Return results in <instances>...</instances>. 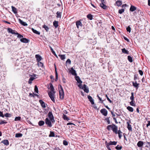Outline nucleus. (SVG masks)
<instances>
[{"label":"nucleus","mask_w":150,"mask_h":150,"mask_svg":"<svg viewBox=\"0 0 150 150\" xmlns=\"http://www.w3.org/2000/svg\"><path fill=\"white\" fill-rule=\"evenodd\" d=\"M117 142L115 141H110L108 143L107 142H105V144L108 150H111L110 149L109 146L110 145H115L116 144Z\"/></svg>","instance_id":"1"},{"label":"nucleus","mask_w":150,"mask_h":150,"mask_svg":"<svg viewBox=\"0 0 150 150\" xmlns=\"http://www.w3.org/2000/svg\"><path fill=\"white\" fill-rule=\"evenodd\" d=\"M60 90L59 89V93L60 98L61 99H63L64 98V93L63 89L62 88V86L60 85Z\"/></svg>","instance_id":"2"},{"label":"nucleus","mask_w":150,"mask_h":150,"mask_svg":"<svg viewBox=\"0 0 150 150\" xmlns=\"http://www.w3.org/2000/svg\"><path fill=\"white\" fill-rule=\"evenodd\" d=\"M48 116L50 119L52 121V123H53L55 122V121L52 112H49Z\"/></svg>","instance_id":"3"},{"label":"nucleus","mask_w":150,"mask_h":150,"mask_svg":"<svg viewBox=\"0 0 150 150\" xmlns=\"http://www.w3.org/2000/svg\"><path fill=\"white\" fill-rule=\"evenodd\" d=\"M45 122L46 124L49 127H52V122L48 118H46L45 120Z\"/></svg>","instance_id":"4"},{"label":"nucleus","mask_w":150,"mask_h":150,"mask_svg":"<svg viewBox=\"0 0 150 150\" xmlns=\"http://www.w3.org/2000/svg\"><path fill=\"white\" fill-rule=\"evenodd\" d=\"M48 94L50 98L52 100L54 103L55 102V100L54 97V93H52L51 92H49L48 93Z\"/></svg>","instance_id":"5"},{"label":"nucleus","mask_w":150,"mask_h":150,"mask_svg":"<svg viewBox=\"0 0 150 150\" xmlns=\"http://www.w3.org/2000/svg\"><path fill=\"white\" fill-rule=\"evenodd\" d=\"M101 113L104 116H106L108 114V111L105 108H103L100 111Z\"/></svg>","instance_id":"6"},{"label":"nucleus","mask_w":150,"mask_h":150,"mask_svg":"<svg viewBox=\"0 0 150 150\" xmlns=\"http://www.w3.org/2000/svg\"><path fill=\"white\" fill-rule=\"evenodd\" d=\"M81 21V20L77 21L76 22V27L78 28H79V26L81 27H82L83 25Z\"/></svg>","instance_id":"7"},{"label":"nucleus","mask_w":150,"mask_h":150,"mask_svg":"<svg viewBox=\"0 0 150 150\" xmlns=\"http://www.w3.org/2000/svg\"><path fill=\"white\" fill-rule=\"evenodd\" d=\"M113 127L112 128V130L113 132H114L115 134H117V126L114 124H112Z\"/></svg>","instance_id":"8"},{"label":"nucleus","mask_w":150,"mask_h":150,"mask_svg":"<svg viewBox=\"0 0 150 150\" xmlns=\"http://www.w3.org/2000/svg\"><path fill=\"white\" fill-rule=\"evenodd\" d=\"M7 31L9 33L15 35L16 34V32H17L16 31L12 30L11 28H8Z\"/></svg>","instance_id":"9"},{"label":"nucleus","mask_w":150,"mask_h":150,"mask_svg":"<svg viewBox=\"0 0 150 150\" xmlns=\"http://www.w3.org/2000/svg\"><path fill=\"white\" fill-rule=\"evenodd\" d=\"M70 72L71 73V74L75 76H77V74L76 73V71L73 68H71V70H70Z\"/></svg>","instance_id":"10"},{"label":"nucleus","mask_w":150,"mask_h":150,"mask_svg":"<svg viewBox=\"0 0 150 150\" xmlns=\"http://www.w3.org/2000/svg\"><path fill=\"white\" fill-rule=\"evenodd\" d=\"M88 98L92 104L93 105L94 104V100L91 96L88 95Z\"/></svg>","instance_id":"11"},{"label":"nucleus","mask_w":150,"mask_h":150,"mask_svg":"<svg viewBox=\"0 0 150 150\" xmlns=\"http://www.w3.org/2000/svg\"><path fill=\"white\" fill-rule=\"evenodd\" d=\"M39 102L40 103L42 107L43 108H46V105L45 102L43 101L42 100H39Z\"/></svg>","instance_id":"12"},{"label":"nucleus","mask_w":150,"mask_h":150,"mask_svg":"<svg viewBox=\"0 0 150 150\" xmlns=\"http://www.w3.org/2000/svg\"><path fill=\"white\" fill-rule=\"evenodd\" d=\"M20 41L23 42L25 43H28L29 41L26 38H22L20 39Z\"/></svg>","instance_id":"13"},{"label":"nucleus","mask_w":150,"mask_h":150,"mask_svg":"<svg viewBox=\"0 0 150 150\" xmlns=\"http://www.w3.org/2000/svg\"><path fill=\"white\" fill-rule=\"evenodd\" d=\"M1 143H3L6 146H8L9 144V142L8 140H3L1 142Z\"/></svg>","instance_id":"14"},{"label":"nucleus","mask_w":150,"mask_h":150,"mask_svg":"<svg viewBox=\"0 0 150 150\" xmlns=\"http://www.w3.org/2000/svg\"><path fill=\"white\" fill-rule=\"evenodd\" d=\"M75 79L77 82L79 83H82V81L81 80L79 76H76L75 77Z\"/></svg>","instance_id":"15"},{"label":"nucleus","mask_w":150,"mask_h":150,"mask_svg":"<svg viewBox=\"0 0 150 150\" xmlns=\"http://www.w3.org/2000/svg\"><path fill=\"white\" fill-rule=\"evenodd\" d=\"M35 57L37 59V60L38 61V62H40V61L42 60V58L41 57L39 54L36 55Z\"/></svg>","instance_id":"16"},{"label":"nucleus","mask_w":150,"mask_h":150,"mask_svg":"<svg viewBox=\"0 0 150 150\" xmlns=\"http://www.w3.org/2000/svg\"><path fill=\"white\" fill-rule=\"evenodd\" d=\"M133 86L136 88L137 89H138L139 87V84L137 83V82L136 81L135 82H132Z\"/></svg>","instance_id":"17"},{"label":"nucleus","mask_w":150,"mask_h":150,"mask_svg":"<svg viewBox=\"0 0 150 150\" xmlns=\"http://www.w3.org/2000/svg\"><path fill=\"white\" fill-rule=\"evenodd\" d=\"M143 144L144 142L142 141H139L137 143V146L139 147H142Z\"/></svg>","instance_id":"18"},{"label":"nucleus","mask_w":150,"mask_h":150,"mask_svg":"<svg viewBox=\"0 0 150 150\" xmlns=\"http://www.w3.org/2000/svg\"><path fill=\"white\" fill-rule=\"evenodd\" d=\"M19 23L25 26H27L28 25V24L26 22L23 21L22 20H21L20 19H19Z\"/></svg>","instance_id":"19"},{"label":"nucleus","mask_w":150,"mask_h":150,"mask_svg":"<svg viewBox=\"0 0 150 150\" xmlns=\"http://www.w3.org/2000/svg\"><path fill=\"white\" fill-rule=\"evenodd\" d=\"M127 128L128 129L131 131H132V128L131 125H130L129 122H127Z\"/></svg>","instance_id":"20"},{"label":"nucleus","mask_w":150,"mask_h":150,"mask_svg":"<svg viewBox=\"0 0 150 150\" xmlns=\"http://www.w3.org/2000/svg\"><path fill=\"white\" fill-rule=\"evenodd\" d=\"M136 9V8L134 6L131 5L130 7L129 10L131 11H133Z\"/></svg>","instance_id":"21"},{"label":"nucleus","mask_w":150,"mask_h":150,"mask_svg":"<svg viewBox=\"0 0 150 150\" xmlns=\"http://www.w3.org/2000/svg\"><path fill=\"white\" fill-rule=\"evenodd\" d=\"M53 24L55 27L57 28L58 26V22L54 21L53 22Z\"/></svg>","instance_id":"22"},{"label":"nucleus","mask_w":150,"mask_h":150,"mask_svg":"<svg viewBox=\"0 0 150 150\" xmlns=\"http://www.w3.org/2000/svg\"><path fill=\"white\" fill-rule=\"evenodd\" d=\"M105 4H100V5L103 9H106L108 8V7L106 6Z\"/></svg>","instance_id":"23"},{"label":"nucleus","mask_w":150,"mask_h":150,"mask_svg":"<svg viewBox=\"0 0 150 150\" xmlns=\"http://www.w3.org/2000/svg\"><path fill=\"white\" fill-rule=\"evenodd\" d=\"M117 6H119L122 4V2L121 1L118 0L116 2Z\"/></svg>","instance_id":"24"},{"label":"nucleus","mask_w":150,"mask_h":150,"mask_svg":"<svg viewBox=\"0 0 150 150\" xmlns=\"http://www.w3.org/2000/svg\"><path fill=\"white\" fill-rule=\"evenodd\" d=\"M11 8L13 12L15 14L17 13V12L16 8L13 6H11Z\"/></svg>","instance_id":"25"},{"label":"nucleus","mask_w":150,"mask_h":150,"mask_svg":"<svg viewBox=\"0 0 150 150\" xmlns=\"http://www.w3.org/2000/svg\"><path fill=\"white\" fill-rule=\"evenodd\" d=\"M122 52L124 54H129V51L126 50L125 48H123L122 49Z\"/></svg>","instance_id":"26"},{"label":"nucleus","mask_w":150,"mask_h":150,"mask_svg":"<svg viewBox=\"0 0 150 150\" xmlns=\"http://www.w3.org/2000/svg\"><path fill=\"white\" fill-rule=\"evenodd\" d=\"M127 109L129 111L131 112H133L134 110V109L133 108L128 106L127 107Z\"/></svg>","instance_id":"27"},{"label":"nucleus","mask_w":150,"mask_h":150,"mask_svg":"<svg viewBox=\"0 0 150 150\" xmlns=\"http://www.w3.org/2000/svg\"><path fill=\"white\" fill-rule=\"evenodd\" d=\"M32 30L33 32L35 33L36 34H37L39 35H40V33L35 30L34 28H32Z\"/></svg>","instance_id":"28"},{"label":"nucleus","mask_w":150,"mask_h":150,"mask_svg":"<svg viewBox=\"0 0 150 150\" xmlns=\"http://www.w3.org/2000/svg\"><path fill=\"white\" fill-rule=\"evenodd\" d=\"M57 17L61 18V13L60 12L57 11L56 13Z\"/></svg>","instance_id":"29"},{"label":"nucleus","mask_w":150,"mask_h":150,"mask_svg":"<svg viewBox=\"0 0 150 150\" xmlns=\"http://www.w3.org/2000/svg\"><path fill=\"white\" fill-rule=\"evenodd\" d=\"M129 103L130 105L132 106H136L135 102L134 100H131V101Z\"/></svg>","instance_id":"30"},{"label":"nucleus","mask_w":150,"mask_h":150,"mask_svg":"<svg viewBox=\"0 0 150 150\" xmlns=\"http://www.w3.org/2000/svg\"><path fill=\"white\" fill-rule=\"evenodd\" d=\"M44 124V122L42 120H40L38 122V124L40 126H42Z\"/></svg>","instance_id":"31"},{"label":"nucleus","mask_w":150,"mask_h":150,"mask_svg":"<svg viewBox=\"0 0 150 150\" xmlns=\"http://www.w3.org/2000/svg\"><path fill=\"white\" fill-rule=\"evenodd\" d=\"M113 127V125H108L107 127V129L108 131H110L111 129H112Z\"/></svg>","instance_id":"32"},{"label":"nucleus","mask_w":150,"mask_h":150,"mask_svg":"<svg viewBox=\"0 0 150 150\" xmlns=\"http://www.w3.org/2000/svg\"><path fill=\"white\" fill-rule=\"evenodd\" d=\"M127 59L128 61L130 62H133L132 58L130 56H128L127 57Z\"/></svg>","instance_id":"33"},{"label":"nucleus","mask_w":150,"mask_h":150,"mask_svg":"<svg viewBox=\"0 0 150 150\" xmlns=\"http://www.w3.org/2000/svg\"><path fill=\"white\" fill-rule=\"evenodd\" d=\"M63 118L64 120H69V119L67 117V116L64 114L63 115Z\"/></svg>","instance_id":"34"},{"label":"nucleus","mask_w":150,"mask_h":150,"mask_svg":"<svg viewBox=\"0 0 150 150\" xmlns=\"http://www.w3.org/2000/svg\"><path fill=\"white\" fill-rule=\"evenodd\" d=\"M87 18L90 20H92L93 19V16L91 14H88L87 15Z\"/></svg>","instance_id":"35"},{"label":"nucleus","mask_w":150,"mask_h":150,"mask_svg":"<svg viewBox=\"0 0 150 150\" xmlns=\"http://www.w3.org/2000/svg\"><path fill=\"white\" fill-rule=\"evenodd\" d=\"M131 96L130 97V99L131 100H134V93L133 92H132L131 93Z\"/></svg>","instance_id":"36"},{"label":"nucleus","mask_w":150,"mask_h":150,"mask_svg":"<svg viewBox=\"0 0 150 150\" xmlns=\"http://www.w3.org/2000/svg\"><path fill=\"white\" fill-rule=\"evenodd\" d=\"M12 116V115L10 113H6L4 115V116L7 117H10Z\"/></svg>","instance_id":"37"},{"label":"nucleus","mask_w":150,"mask_h":150,"mask_svg":"<svg viewBox=\"0 0 150 150\" xmlns=\"http://www.w3.org/2000/svg\"><path fill=\"white\" fill-rule=\"evenodd\" d=\"M22 135L21 133H16L15 134V137H21L22 136Z\"/></svg>","instance_id":"38"},{"label":"nucleus","mask_w":150,"mask_h":150,"mask_svg":"<svg viewBox=\"0 0 150 150\" xmlns=\"http://www.w3.org/2000/svg\"><path fill=\"white\" fill-rule=\"evenodd\" d=\"M35 79L34 78H33V77H30V79H29V81H28V83L29 84H30L32 83V81L34 80V79Z\"/></svg>","instance_id":"39"},{"label":"nucleus","mask_w":150,"mask_h":150,"mask_svg":"<svg viewBox=\"0 0 150 150\" xmlns=\"http://www.w3.org/2000/svg\"><path fill=\"white\" fill-rule=\"evenodd\" d=\"M59 56L60 57L62 60H64L65 59V56L64 55H59Z\"/></svg>","instance_id":"40"},{"label":"nucleus","mask_w":150,"mask_h":150,"mask_svg":"<svg viewBox=\"0 0 150 150\" xmlns=\"http://www.w3.org/2000/svg\"><path fill=\"white\" fill-rule=\"evenodd\" d=\"M42 27L45 29L46 31L47 32L48 31L49 28L48 27L44 25L42 26Z\"/></svg>","instance_id":"41"},{"label":"nucleus","mask_w":150,"mask_h":150,"mask_svg":"<svg viewBox=\"0 0 150 150\" xmlns=\"http://www.w3.org/2000/svg\"><path fill=\"white\" fill-rule=\"evenodd\" d=\"M16 35H17V37L19 38H21L23 37V36L22 35L19 34L17 32H16Z\"/></svg>","instance_id":"42"},{"label":"nucleus","mask_w":150,"mask_h":150,"mask_svg":"<svg viewBox=\"0 0 150 150\" xmlns=\"http://www.w3.org/2000/svg\"><path fill=\"white\" fill-rule=\"evenodd\" d=\"M38 65L39 67H42L43 66V64L41 62H38Z\"/></svg>","instance_id":"43"},{"label":"nucleus","mask_w":150,"mask_h":150,"mask_svg":"<svg viewBox=\"0 0 150 150\" xmlns=\"http://www.w3.org/2000/svg\"><path fill=\"white\" fill-rule=\"evenodd\" d=\"M54 133L53 132L51 131L50 132V134L49 135V137H54Z\"/></svg>","instance_id":"44"},{"label":"nucleus","mask_w":150,"mask_h":150,"mask_svg":"<svg viewBox=\"0 0 150 150\" xmlns=\"http://www.w3.org/2000/svg\"><path fill=\"white\" fill-rule=\"evenodd\" d=\"M34 91L35 92H36L37 93H38V89L37 86L36 85L35 86Z\"/></svg>","instance_id":"45"},{"label":"nucleus","mask_w":150,"mask_h":150,"mask_svg":"<svg viewBox=\"0 0 150 150\" xmlns=\"http://www.w3.org/2000/svg\"><path fill=\"white\" fill-rule=\"evenodd\" d=\"M21 119V117H15V121H18L20 120Z\"/></svg>","instance_id":"46"},{"label":"nucleus","mask_w":150,"mask_h":150,"mask_svg":"<svg viewBox=\"0 0 150 150\" xmlns=\"http://www.w3.org/2000/svg\"><path fill=\"white\" fill-rule=\"evenodd\" d=\"M124 9H121L119 10L118 13L120 14H122L124 12Z\"/></svg>","instance_id":"47"},{"label":"nucleus","mask_w":150,"mask_h":150,"mask_svg":"<svg viewBox=\"0 0 150 150\" xmlns=\"http://www.w3.org/2000/svg\"><path fill=\"white\" fill-rule=\"evenodd\" d=\"M122 148V147L121 146H119L118 145L115 147V149L117 150H121Z\"/></svg>","instance_id":"48"},{"label":"nucleus","mask_w":150,"mask_h":150,"mask_svg":"<svg viewBox=\"0 0 150 150\" xmlns=\"http://www.w3.org/2000/svg\"><path fill=\"white\" fill-rule=\"evenodd\" d=\"M105 120L107 121L108 124H110V121L109 120V118L108 117H107L105 119Z\"/></svg>","instance_id":"49"},{"label":"nucleus","mask_w":150,"mask_h":150,"mask_svg":"<svg viewBox=\"0 0 150 150\" xmlns=\"http://www.w3.org/2000/svg\"><path fill=\"white\" fill-rule=\"evenodd\" d=\"M127 30V32H129V33H130L131 32V28L129 26H128L126 28Z\"/></svg>","instance_id":"50"},{"label":"nucleus","mask_w":150,"mask_h":150,"mask_svg":"<svg viewBox=\"0 0 150 150\" xmlns=\"http://www.w3.org/2000/svg\"><path fill=\"white\" fill-rule=\"evenodd\" d=\"M83 89V90L84 91L86 92V93H88V92H89V90H88V87H86V88H84Z\"/></svg>","instance_id":"51"},{"label":"nucleus","mask_w":150,"mask_h":150,"mask_svg":"<svg viewBox=\"0 0 150 150\" xmlns=\"http://www.w3.org/2000/svg\"><path fill=\"white\" fill-rule=\"evenodd\" d=\"M98 99L101 101V103H103V100H102L101 98H100L98 95L97 96Z\"/></svg>","instance_id":"52"},{"label":"nucleus","mask_w":150,"mask_h":150,"mask_svg":"<svg viewBox=\"0 0 150 150\" xmlns=\"http://www.w3.org/2000/svg\"><path fill=\"white\" fill-rule=\"evenodd\" d=\"M63 144L64 145L67 146L68 144V143L65 140H64L63 142Z\"/></svg>","instance_id":"53"},{"label":"nucleus","mask_w":150,"mask_h":150,"mask_svg":"<svg viewBox=\"0 0 150 150\" xmlns=\"http://www.w3.org/2000/svg\"><path fill=\"white\" fill-rule=\"evenodd\" d=\"M50 91L49 92H52V93H54V94L55 93V92L54 91V87H53V88H52L51 89H50Z\"/></svg>","instance_id":"54"},{"label":"nucleus","mask_w":150,"mask_h":150,"mask_svg":"<svg viewBox=\"0 0 150 150\" xmlns=\"http://www.w3.org/2000/svg\"><path fill=\"white\" fill-rule=\"evenodd\" d=\"M66 63L70 64H71V61L69 59H68L66 61Z\"/></svg>","instance_id":"55"},{"label":"nucleus","mask_w":150,"mask_h":150,"mask_svg":"<svg viewBox=\"0 0 150 150\" xmlns=\"http://www.w3.org/2000/svg\"><path fill=\"white\" fill-rule=\"evenodd\" d=\"M7 123V122H5L3 120L1 121L0 122V125L3 124H6Z\"/></svg>","instance_id":"56"},{"label":"nucleus","mask_w":150,"mask_h":150,"mask_svg":"<svg viewBox=\"0 0 150 150\" xmlns=\"http://www.w3.org/2000/svg\"><path fill=\"white\" fill-rule=\"evenodd\" d=\"M55 81H57L58 79V74L57 71H56V72L55 73Z\"/></svg>","instance_id":"57"},{"label":"nucleus","mask_w":150,"mask_h":150,"mask_svg":"<svg viewBox=\"0 0 150 150\" xmlns=\"http://www.w3.org/2000/svg\"><path fill=\"white\" fill-rule=\"evenodd\" d=\"M139 74H140L141 76L143 75V72L141 70H139Z\"/></svg>","instance_id":"58"},{"label":"nucleus","mask_w":150,"mask_h":150,"mask_svg":"<svg viewBox=\"0 0 150 150\" xmlns=\"http://www.w3.org/2000/svg\"><path fill=\"white\" fill-rule=\"evenodd\" d=\"M134 80H136L138 79V76L136 74H135L134 76Z\"/></svg>","instance_id":"59"},{"label":"nucleus","mask_w":150,"mask_h":150,"mask_svg":"<svg viewBox=\"0 0 150 150\" xmlns=\"http://www.w3.org/2000/svg\"><path fill=\"white\" fill-rule=\"evenodd\" d=\"M141 13H142V14L143 13L142 12V11L141 10H138L137 13L138 14H140V15H141V16H142V15L141 14Z\"/></svg>","instance_id":"60"},{"label":"nucleus","mask_w":150,"mask_h":150,"mask_svg":"<svg viewBox=\"0 0 150 150\" xmlns=\"http://www.w3.org/2000/svg\"><path fill=\"white\" fill-rule=\"evenodd\" d=\"M50 88H49V89H50L52 88H53L54 87L52 83H50Z\"/></svg>","instance_id":"61"},{"label":"nucleus","mask_w":150,"mask_h":150,"mask_svg":"<svg viewBox=\"0 0 150 150\" xmlns=\"http://www.w3.org/2000/svg\"><path fill=\"white\" fill-rule=\"evenodd\" d=\"M78 87L81 89H83V88L82 87V86L81 83H79L78 85Z\"/></svg>","instance_id":"62"},{"label":"nucleus","mask_w":150,"mask_h":150,"mask_svg":"<svg viewBox=\"0 0 150 150\" xmlns=\"http://www.w3.org/2000/svg\"><path fill=\"white\" fill-rule=\"evenodd\" d=\"M0 116L4 117V115H3V112L0 111Z\"/></svg>","instance_id":"63"},{"label":"nucleus","mask_w":150,"mask_h":150,"mask_svg":"<svg viewBox=\"0 0 150 150\" xmlns=\"http://www.w3.org/2000/svg\"><path fill=\"white\" fill-rule=\"evenodd\" d=\"M62 80L63 82L64 83H66V79L64 77H63Z\"/></svg>","instance_id":"64"}]
</instances>
